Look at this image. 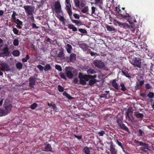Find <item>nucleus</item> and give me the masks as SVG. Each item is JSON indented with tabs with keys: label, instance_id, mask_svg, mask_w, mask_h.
Masks as SVG:
<instances>
[{
	"label": "nucleus",
	"instance_id": "1",
	"mask_svg": "<svg viewBox=\"0 0 154 154\" xmlns=\"http://www.w3.org/2000/svg\"><path fill=\"white\" fill-rule=\"evenodd\" d=\"M134 143L137 144H139L138 146H141L140 149L144 152H147L148 151L150 150V147L149 146V145L145 143L142 141H139L136 140H134Z\"/></svg>",
	"mask_w": 154,
	"mask_h": 154
},
{
	"label": "nucleus",
	"instance_id": "2",
	"mask_svg": "<svg viewBox=\"0 0 154 154\" xmlns=\"http://www.w3.org/2000/svg\"><path fill=\"white\" fill-rule=\"evenodd\" d=\"M133 109L132 107L128 109L127 111L126 112V118L128 119V121L132 122L134 121L133 117Z\"/></svg>",
	"mask_w": 154,
	"mask_h": 154
},
{
	"label": "nucleus",
	"instance_id": "3",
	"mask_svg": "<svg viewBox=\"0 0 154 154\" xmlns=\"http://www.w3.org/2000/svg\"><path fill=\"white\" fill-rule=\"evenodd\" d=\"M130 63L134 66L139 68L141 66V62L140 59L137 57H135L130 61Z\"/></svg>",
	"mask_w": 154,
	"mask_h": 154
},
{
	"label": "nucleus",
	"instance_id": "4",
	"mask_svg": "<svg viewBox=\"0 0 154 154\" xmlns=\"http://www.w3.org/2000/svg\"><path fill=\"white\" fill-rule=\"evenodd\" d=\"M96 77L97 75H84L81 72H80L79 75V79H82L86 81H88L89 79L95 78Z\"/></svg>",
	"mask_w": 154,
	"mask_h": 154
},
{
	"label": "nucleus",
	"instance_id": "5",
	"mask_svg": "<svg viewBox=\"0 0 154 154\" xmlns=\"http://www.w3.org/2000/svg\"><path fill=\"white\" fill-rule=\"evenodd\" d=\"M72 69H74L73 68L70 66L66 67L65 68V73L69 79H72L73 77V74L72 72Z\"/></svg>",
	"mask_w": 154,
	"mask_h": 154
},
{
	"label": "nucleus",
	"instance_id": "6",
	"mask_svg": "<svg viewBox=\"0 0 154 154\" xmlns=\"http://www.w3.org/2000/svg\"><path fill=\"white\" fill-rule=\"evenodd\" d=\"M117 122L118 123V125L120 128L126 131L129 133L130 132V130L125 125L121 119H118L117 121Z\"/></svg>",
	"mask_w": 154,
	"mask_h": 154
},
{
	"label": "nucleus",
	"instance_id": "7",
	"mask_svg": "<svg viewBox=\"0 0 154 154\" xmlns=\"http://www.w3.org/2000/svg\"><path fill=\"white\" fill-rule=\"evenodd\" d=\"M27 15H32L33 11V7L31 6L25 5L23 7Z\"/></svg>",
	"mask_w": 154,
	"mask_h": 154
},
{
	"label": "nucleus",
	"instance_id": "8",
	"mask_svg": "<svg viewBox=\"0 0 154 154\" xmlns=\"http://www.w3.org/2000/svg\"><path fill=\"white\" fill-rule=\"evenodd\" d=\"M117 23L120 26H123L124 28L127 27L131 30L132 32L133 33L135 32V30L136 29V28H134L132 26H130L126 23H121L119 22H118Z\"/></svg>",
	"mask_w": 154,
	"mask_h": 154
},
{
	"label": "nucleus",
	"instance_id": "9",
	"mask_svg": "<svg viewBox=\"0 0 154 154\" xmlns=\"http://www.w3.org/2000/svg\"><path fill=\"white\" fill-rule=\"evenodd\" d=\"M116 11H118V13L119 14L120 16L122 17V18L129 19L131 18V16L130 15L128 14H126V15H124L121 14L122 11L120 9L119 6H116Z\"/></svg>",
	"mask_w": 154,
	"mask_h": 154
},
{
	"label": "nucleus",
	"instance_id": "10",
	"mask_svg": "<svg viewBox=\"0 0 154 154\" xmlns=\"http://www.w3.org/2000/svg\"><path fill=\"white\" fill-rule=\"evenodd\" d=\"M0 65L1 66V67L0 68L1 70L7 72L10 71V67L7 63L3 62L1 63Z\"/></svg>",
	"mask_w": 154,
	"mask_h": 154
},
{
	"label": "nucleus",
	"instance_id": "11",
	"mask_svg": "<svg viewBox=\"0 0 154 154\" xmlns=\"http://www.w3.org/2000/svg\"><path fill=\"white\" fill-rule=\"evenodd\" d=\"M55 12L57 13H60L61 11V5L59 2H55L54 5Z\"/></svg>",
	"mask_w": 154,
	"mask_h": 154
},
{
	"label": "nucleus",
	"instance_id": "12",
	"mask_svg": "<svg viewBox=\"0 0 154 154\" xmlns=\"http://www.w3.org/2000/svg\"><path fill=\"white\" fill-rule=\"evenodd\" d=\"M94 64L95 66L100 69L103 68L104 67V63L101 60L95 61Z\"/></svg>",
	"mask_w": 154,
	"mask_h": 154
},
{
	"label": "nucleus",
	"instance_id": "13",
	"mask_svg": "<svg viewBox=\"0 0 154 154\" xmlns=\"http://www.w3.org/2000/svg\"><path fill=\"white\" fill-rule=\"evenodd\" d=\"M36 78L34 76L31 77L29 78V86L31 88H33L35 85Z\"/></svg>",
	"mask_w": 154,
	"mask_h": 154
},
{
	"label": "nucleus",
	"instance_id": "14",
	"mask_svg": "<svg viewBox=\"0 0 154 154\" xmlns=\"http://www.w3.org/2000/svg\"><path fill=\"white\" fill-rule=\"evenodd\" d=\"M2 54L3 55V56L7 57L9 54L10 52L9 51V49L7 46L5 47L2 49Z\"/></svg>",
	"mask_w": 154,
	"mask_h": 154
},
{
	"label": "nucleus",
	"instance_id": "15",
	"mask_svg": "<svg viewBox=\"0 0 154 154\" xmlns=\"http://www.w3.org/2000/svg\"><path fill=\"white\" fill-rule=\"evenodd\" d=\"M12 107V104H10L5 106L4 110L5 114H7L9 113L11 110Z\"/></svg>",
	"mask_w": 154,
	"mask_h": 154
},
{
	"label": "nucleus",
	"instance_id": "16",
	"mask_svg": "<svg viewBox=\"0 0 154 154\" xmlns=\"http://www.w3.org/2000/svg\"><path fill=\"white\" fill-rule=\"evenodd\" d=\"M112 86L116 90L119 89V86L116 82V79H114L111 81Z\"/></svg>",
	"mask_w": 154,
	"mask_h": 154
},
{
	"label": "nucleus",
	"instance_id": "17",
	"mask_svg": "<svg viewBox=\"0 0 154 154\" xmlns=\"http://www.w3.org/2000/svg\"><path fill=\"white\" fill-rule=\"evenodd\" d=\"M76 54H71L70 55L69 58V62H74L76 60Z\"/></svg>",
	"mask_w": 154,
	"mask_h": 154
},
{
	"label": "nucleus",
	"instance_id": "18",
	"mask_svg": "<svg viewBox=\"0 0 154 154\" xmlns=\"http://www.w3.org/2000/svg\"><path fill=\"white\" fill-rule=\"evenodd\" d=\"M110 151L112 154H116L117 150L113 146L112 143L110 146Z\"/></svg>",
	"mask_w": 154,
	"mask_h": 154
},
{
	"label": "nucleus",
	"instance_id": "19",
	"mask_svg": "<svg viewBox=\"0 0 154 154\" xmlns=\"http://www.w3.org/2000/svg\"><path fill=\"white\" fill-rule=\"evenodd\" d=\"M134 115L137 118L141 119H142L144 116L143 114L140 113L138 112H134Z\"/></svg>",
	"mask_w": 154,
	"mask_h": 154
},
{
	"label": "nucleus",
	"instance_id": "20",
	"mask_svg": "<svg viewBox=\"0 0 154 154\" xmlns=\"http://www.w3.org/2000/svg\"><path fill=\"white\" fill-rule=\"evenodd\" d=\"M57 56L58 57L62 59L63 58L64 56V54L63 50V49H60V51L59 52Z\"/></svg>",
	"mask_w": 154,
	"mask_h": 154
},
{
	"label": "nucleus",
	"instance_id": "21",
	"mask_svg": "<svg viewBox=\"0 0 154 154\" xmlns=\"http://www.w3.org/2000/svg\"><path fill=\"white\" fill-rule=\"evenodd\" d=\"M45 149L46 151H52V149L51 145L49 144H47L45 146Z\"/></svg>",
	"mask_w": 154,
	"mask_h": 154
},
{
	"label": "nucleus",
	"instance_id": "22",
	"mask_svg": "<svg viewBox=\"0 0 154 154\" xmlns=\"http://www.w3.org/2000/svg\"><path fill=\"white\" fill-rule=\"evenodd\" d=\"M107 30L109 32H116V29L112 26L108 25L106 27Z\"/></svg>",
	"mask_w": 154,
	"mask_h": 154
},
{
	"label": "nucleus",
	"instance_id": "23",
	"mask_svg": "<svg viewBox=\"0 0 154 154\" xmlns=\"http://www.w3.org/2000/svg\"><path fill=\"white\" fill-rule=\"evenodd\" d=\"M66 48L68 53L69 54L71 53V51L72 49V47L70 45L68 44H67L66 46Z\"/></svg>",
	"mask_w": 154,
	"mask_h": 154
},
{
	"label": "nucleus",
	"instance_id": "24",
	"mask_svg": "<svg viewBox=\"0 0 154 154\" xmlns=\"http://www.w3.org/2000/svg\"><path fill=\"white\" fill-rule=\"evenodd\" d=\"M68 28L70 29H72V31L74 32L76 31L77 30V28L72 24H69L68 26Z\"/></svg>",
	"mask_w": 154,
	"mask_h": 154
},
{
	"label": "nucleus",
	"instance_id": "25",
	"mask_svg": "<svg viewBox=\"0 0 154 154\" xmlns=\"http://www.w3.org/2000/svg\"><path fill=\"white\" fill-rule=\"evenodd\" d=\"M122 72L123 75L126 77L128 78L129 79L131 78V76L130 75L129 73L126 70H122Z\"/></svg>",
	"mask_w": 154,
	"mask_h": 154
},
{
	"label": "nucleus",
	"instance_id": "26",
	"mask_svg": "<svg viewBox=\"0 0 154 154\" xmlns=\"http://www.w3.org/2000/svg\"><path fill=\"white\" fill-rule=\"evenodd\" d=\"M63 96H65L69 100H72L73 98L72 97L68 94L66 91H64L63 93Z\"/></svg>",
	"mask_w": 154,
	"mask_h": 154
},
{
	"label": "nucleus",
	"instance_id": "27",
	"mask_svg": "<svg viewBox=\"0 0 154 154\" xmlns=\"http://www.w3.org/2000/svg\"><path fill=\"white\" fill-rule=\"evenodd\" d=\"M12 54L14 56L17 57L20 55V52L18 50H14L12 52Z\"/></svg>",
	"mask_w": 154,
	"mask_h": 154
},
{
	"label": "nucleus",
	"instance_id": "28",
	"mask_svg": "<svg viewBox=\"0 0 154 154\" xmlns=\"http://www.w3.org/2000/svg\"><path fill=\"white\" fill-rule=\"evenodd\" d=\"M16 66L17 68L19 70L21 69L22 68L23 65L20 62L17 63L16 64Z\"/></svg>",
	"mask_w": 154,
	"mask_h": 154
},
{
	"label": "nucleus",
	"instance_id": "29",
	"mask_svg": "<svg viewBox=\"0 0 154 154\" xmlns=\"http://www.w3.org/2000/svg\"><path fill=\"white\" fill-rule=\"evenodd\" d=\"M59 17L58 18L59 20L62 22V23L63 24L65 25V21L66 19L64 18V17L61 16L59 15Z\"/></svg>",
	"mask_w": 154,
	"mask_h": 154
},
{
	"label": "nucleus",
	"instance_id": "30",
	"mask_svg": "<svg viewBox=\"0 0 154 154\" xmlns=\"http://www.w3.org/2000/svg\"><path fill=\"white\" fill-rule=\"evenodd\" d=\"M91 79L89 81V85L91 86L93 85L96 82V80L94 78Z\"/></svg>",
	"mask_w": 154,
	"mask_h": 154
},
{
	"label": "nucleus",
	"instance_id": "31",
	"mask_svg": "<svg viewBox=\"0 0 154 154\" xmlns=\"http://www.w3.org/2000/svg\"><path fill=\"white\" fill-rule=\"evenodd\" d=\"M120 86L121 87V90L123 91H125L127 89L126 88L124 84L123 83H121L120 84Z\"/></svg>",
	"mask_w": 154,
	"mask_h": 154
},
{
	"label": "nucleus",
	"instance_id": "32",
	"mask_svg": "<svg viewBox=\"0 0 154 154\" xmlns=\"http://www.w3.org/2000/svg\"><path fill=\"white\" fill-rule=\"evenodd\" d=\"M84 151L85 154H90V151L89 148L86 146L84 148Z\"/></svg>",
	"mask_w": 154,
	"mask_h": 154
},
{
	"label": "nucleus",
	"instance_id": "33",
	"mask_svg": "<svg viewBox=\"0 0 154 154\" xmlns=\"http://www.w3.org/2000/svg\"><path fill=\"white\" fill-rule=\"evenodd\" d=\"M95 1L96 3L99 4V7L101 9H102L103 4V2L101 1V0H95Z\"/></svg>",
	"mask_w": 154,
	"mask_h": 154
},
{
	"label": "nucleus",
	"instance_id": "34",
	"mask_svg": "<svg viewBox=\"0 0 154 154\" xmlns=\"http://www.w3.org/2000/svg\"><path fill=\"white\" fill-rule=\"evenodd\" d=\"M51 66L49 64H46L44 68V70L45 71H47L51 69Z\"/></svg>",
	"mask_w": 154,
	"mask_h": 154
},
{
	"label": "nucleus",
	"instance_id": "35",
	"mask_svg": "<svg viewBox=\"0 0 154 154\" xmlns=\"http://www.w3.org/2000/svg\"><path fill=\"white\" fill-rule=\"evenodd\" d=\"M14 22L16 23L18 25H21L23 26V23L19 19H17L16 20L14 21Z\"/></svg>",
	"mask_w": 154,
	"mask_h": 154
},
{
	"label": "nucleus",
	"instance_id": "36",
	"mask_svg": "<svg viewBox=\"0 0 154 154\" xmlns=\"http://www.w3.org/2000/svg\"><path fill=\"white\" fill-rule=\"evenodd\" d=\"M88 7L85 6L82 10L81 11L83 13H85L88 11Z\"/></svg>",
	"mask_w": 154,
	"mask_h": 154
},
{
	"label": "nucleus",
	"instance_id": "37",
	"mask_svg": "<svg viewBox=\"0 0 154 154\" xmlns=\"http://www.w3.org/2000/svg\"><path fill=\"white\" fill-rule=\"evenodd\" d=\"M13 44L15 46L18 45L19 44V42L18 39H15L13 41Z\"/></svg>",
	"mask_w": 154,
	"mask_h": 154
},
{
	"label": "nucleus",
	"instance_id": "38",
	"mask_svg": "<svg viewBox=\"0 0 154 154\" xmlns=\"http://www.w3.org/2000/svg\"><path fill=\"white\" fill-rule=\"evenodd\" d=\"M75 6L76 7H79L80 6V1L79 0H74Z\"/></svg>",
	"mask_w": 154,
	"mask_h": 154
},
{
	"label": "nucleus",
	"instance_id": "39",
	"mask_svg": "<svg viewBox=\"0 0 154 154\" xmlns=\"http://www.w3.org/2000/svg\"><path fill=\"white\" fill-rule=\"evenodd\" d=\"M37 106V104L34 103L31 105L30 107L32 109L34 110Z\"/></svg>",
	"mask_w": 154,
	"mask_h": 154
},
{
	"label": "nucleus",
	"instance_id": "40",
	"mask_svg": "<svg viewBox=\"0 0 154 154\" xmlns=\"http://www.w3.org/2000/svg\"><path fill=\"white\" fill-rule=\"evenodd\" d=\"M29 56L28 54H27L25 58L22 59V61L23 62H26L29 59Z\"/></svg>",
	"mask_w": 154,
	"mask_h": 154
},
{
	"label": "nucleus",
	"instance_id": "41",
	"mask_svg": "<svg viewBox=\"0 0 154 154\" xmlns=\"http://www.w3.org/2000/svg\"><path fill=\"white\" fill-rule=\"evenodd\" d=\"M147 96L149 98H152L154 97V93L152 92H150Z\"/></svg>",
	"mask_w": 154,
	"mask_h": 154
},
{
	"label": "nucleus",
	"instance_id": "42",
	"mask_svg": "<svg viewBox=\"0 0 154 154\" xmlns=\"http://www.w3.org/2000/svg\"><path fill=\"white\" fill-rule=\"evenodd\" d=\"M116 143L119 146L121 147L123 151L124 152H125V150H124V149L123 148L122 143L121 142L118 141V140H117Z\"/></svg>",
	"mask_w": 154,
	"mask_h": 154
},
{
	"label": "nucleus",
	"instance_id": "43",
	"mask_svg": "<svg viewBox=\"0 0 154 154\" xmlns=\"http://www.w3.org/2000/svg\"><path fill=\"white\" fill-rule=\"evenodd\" d=\"M87 72L88 73V74H93L96 73L94 69H88L87 70Z\"/></svg>",
	"mask_w": 154,
	"mask_h": 154
},
{
	"label": "nucleus",
	"instance_id": "44",
	"mask_svg": "<svg viewBox=\"0 0 154 154\" xmlns=\"http://www.w3.org/2000/svg\"><path fill=\"white\" fill-rule=\"evenodd\" d=\"M58 91L60 92H63L64 91V88L60 85L58 86Z\"/></svg>",
	"mask_w": 154,
	"mask_h": 154
},
{
	"label": "nucleus",
	"instance_id": "45",
	"mask_svg": "<svg viewBox=\"0 0 154 154\" xmlns=\"http://www.w3.org/2000/svg\"><path fill=\"white\" fill-rule=\"evenodd\" d=\"M139 133L138 134V135L139 137L143 136L144 134V132L141 129H139Z\"/></svg>",
	"mask_w": 154,
	"mask_h": 154
},
{
	"label": "nucleus",
	"instance_id": "46",
	"mask_svg": "<svg viewBox=\"0 0 154 154\" xmlns=\"http://www.w3.org/2000/svg\"><path fill=\"white\" fill-rule=\"evenodd\" d=\"M17 15V14H16V12L14 11H13V14H12L11 16V17L14 20V21L16 19V18L15 17V16Z\"/></svg>",
	"mask_w": 154,
	"mask_h": 154
},
{
	"label": "nucleus",
	"instance_id": "47",
	"mask_svg": "<svg viewBox=\"0 0 154 154\" xmlns=\"http://www.w3.org/2000/svg\"><path fill=\"white\" fill-rule=\"evenodd\" d=\"M66 11H67V12L69 15V16L70 17V19H71V17L72 15V13L71 8L70 9H69L66 10Z\"/></svg>",
	"mask_w": 154,
	"mask_h": 154
},
{
	"label": "nucleus",
	"instance_id": "48",
	"mask_svg": "<svg viewBox=\"0 0 154 154\" xmlns=\"http://www.w3.org/2000/svg\"><path fill=\"white\" fill-rule=\"evenodd\" d=\"M105 134V131H103L101 130L98 132V134L99 135V136H103Z\"/></svg>",
	"mask_w": 154,
	"mask_h": 154
},
{
	"label": "nucleus",
	"instance_id": "49",
	"mask_svg": "<svg viewBox=\"0 0 154 154\" xmlns=\"http://www.w3.org/2000/svg\"><path fill=\"white\" fill-rule=\"evenodd\" d=\"M79 31L81 33L83 34H86L87 33V31L85 29H83L82 28L79 29Z\"/></svg>",
	"mask_w": 154,
	"mask_h": 154
},
{
	"label": "nucleus",
	"instance_id": "50",
	"mask_svg": "<svg viewBox=\"0 0 154 154\" xmlns=\"http://www.w3.org/2000/svg\"><path fill=\"white\" fill-rule=\"evenodd\" d=\"M86 81L83 80L82 79H80V84L82 85H84L86 84Z\"/></svg>",
	"mask_w": 154,
	"mask_h": 154
},
{
	"label": "nucleus",
	"instance_id": "51",
	"mask_svg": "<svg viewBox=\"0 0 154 154\" xmlns=\"http://www.w3.org/2000/svg\"><path fill=\"white\" fill-rule=\"evenodd\" d=\"M59 75L61 78H62L64 79H65V80H66V77L65 75H64V74L63 73L61 72H60L59 73Z\"/></svg>",
	"mask_w": 154,
	"mask_h": 154
},
{
	"label": "nucleus",
	"instance_id": "52",
	"mask_svg": "<svg viewBox=\"0 0 154 154\" xmlns=\"http://www.w3.org/2000/svg\"><path fill=\"white\" fill-rule=\"evenodd\" d=\"M55 67L59 71H61L62 70L61 67L60 65H56Z\"/></svg>",
	"mask_w": 154,
	"mask_h": 154
},
{
	"label": "nucleus",
	"instance_id": "53",
	"mask_svg": "<svg viewBox=\"0 0 154 154\" xmlns=\"http://www.w3.org/2000/svg\"><path fill=\"white\" fill-rule=\"evenodd\" d=\"M141 87L140 86H139V84L138 82H137L136 84V85L135 87V89L136 90H138Z\"/></svg>",
	"mask_w": 154,
	"mask_h": 154
},
{
	"label": "nucleus",
	"instance_id": "54",
	"mask_svg": "<svg viewBox=\"0 0 154 154\" xmlns=\"http://www.w3.org/2000/svg\"><path fill=\"white\" fill-rule=\"evenodd\" d=\"M145 88L146 89L148 90L151 88L152 87L149 84L147 83L145 85Z\"/></svg>",
	"mask_w": 154,
	"mask_h": 154
},
{
	"label": "nucleus",
	"instance_id": "55",
	"mask_svg": "<svg viewBox=\"0 0 154 154\" xmlns=\"http://www.w3.org/2000/svg\"><path fill=\"white\" fill-rule=\"evenodd\" d=\"M13 31L14 33L16 35L18 34L19 32V30H18L16 28H14L13 29Z\"/></svg>",
	"mask_w": 154,
	"mask_h": 154
},
{
	"label": "nucleus",
	"instance_id": "56",
	"mask_svg": "<svg viewBox=\"0 0 154 154\" xmlns=\"http://www.w3.org/2000/svg\"><path fill=\"white\" fill-rule=\"evenodd\" d=\"M37 67L38 69L40 71L43 70L44 69V67L40 65H39L37 66Z\"/></svg>",
	"mask_w": 154,
	"mask_h": 154
},
{
	"label": "nucleus",
	"instance_id": "57",
	"mask_svg": "<svg viewBox=\"0 0 154 154\" xmlns=\"http://www.w3.org/2000/svg\"><path fill=\"white\" fill-rule=\"evenodd\" d=\"M31 26L32 29H38L39 28V27L37 26L35 24L32 23L31 25Z\"/></svg>",
	"mask_w": 154,
	"mask_h": 154
},
{
	"label": "nucleus",
	"instance_id": "58",
	"mask_svg": "<svg viewBox=\"0 0 154 154\" xmlns=\"http://www.w3.org/2000/svg\"><path fill=\"white\" fill-rule=\"evenodd\" d=\"M73 16L74 17L77 19H79L80 18V16L79 15H78L77 14H73Z\"/></svg>",
	"mask_w": 154,
	"mask_h": 154
},
{
	"label": "nucleus",
	"instance_id": "59",
	"mask_svg": "<svg viewBox=\"0 0 154 154\" xmlns=\"http://www.w3.org/2000/svg\"><path fill=\"white\" fill-rule=\"evenodd\" d=\"M138 83L139 84V86H140L141 87L144 84V81H140Z\"/></svg>",
	"mask_w": 154,
	"mask_h": 154
},
{
	"label": "nucleus",
	"instance_id": "60",
	"mask_svg": "<svg viewBox=\"0 0 154 154\" xmlns=\"http://www.w3.org/2000/svg\"><path fill=\"white\" fill-rule=\"evenodd\" d=\"M81 22V21L77 20L75 24L78 26H80L82 25Z\"/></svg>",
	"mask_w": 154,
	"mask_h": 154
},
{
	"label": "nucleus",
	"instance_id": "61",
	"mask_svg": "<svg viewBox=\"0 0 154 154\" xmlns=\"http://www.w3.org/2000/svg\"><path fill=\"white\" fill-rule=\"evenodd\" d=\"M31 16L29 17V18L31 20L32 22H34L35 21V20L34 19V17L33 15V14L32 15H30Z\"/></svg>",
	"mask_w": 154,
	"mask_h": 154
},
{
	"label": "nucleus",
	"instance_id": "62",
	"mask_svg": "<svg viewBox=\"0 0 154 154\" xmlns=\"http://www.w3.org/2000/svg\"><path fill=\"white\" fill-rule=\"evenodd\" d=\"M95 8L94 7V6H92V7H91V9H92V14H94L95 13Z\"/></svg>",
	"mask_w": 154,
	"mask_h": 154
},
{
	"label": "nucleus",
	"instance_id": "63",
	"mask_svg": "<svg viewBox=\"0 0 154 154\" xmlns=\"http://www.w3.org/2000/svg\"><path fill=\"white\" fill-rule=\"evenodd\" d=\"M75 137L77 138L78 139L80 140L82 138V136L81 135L79 136V135H77L76 134L74 135Z\"/></svg>",
	"mask_w": 154,
	"mask_h": 154
},
{
	"label": "nucleus",
	"instance_id": "64",
	"mask_svg": "<svg viewBox=\"0 0 154 154\" xmlns=\"http://www.w3.org/2000/svg\"><path fill=\"white\" fill-rule=\"evenodd\" d=\"M100 97L106 98L107 97V94H102Z\"/></svg>",
	"mask_w": 154,
	"mask_h": 154
}]
</instances>
